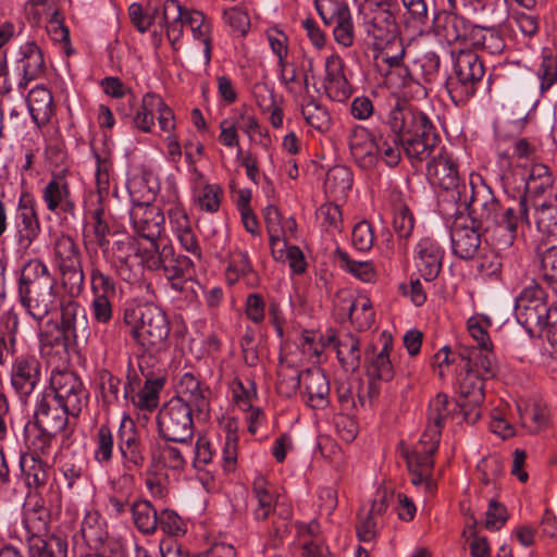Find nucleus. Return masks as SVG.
Instances as JSON below:
<instances>
[{"mask_svg": "<svg viewBox=\"0 0 557 557\" xmlns=\"http://www.w3.org/2000/svg\"><path fill=\"white\" fill-rule=\"evenodd\" d=\"M397 12L398 10H374L368 30L373 37V46H386L391 40L400 37L396 22Z\"/></svg>", "mask_w": 557, "mask_h": 557, "instance_id": "obj_27", "label": "nucleus"}, {"mask_svg": "<svg viewBox=\"0 0 557 557\" xmlns=\"http://www.w3.org/2000/svg\"><path fill=\"white\" fill-rule=\"evenodd\" d=\"M315 9L326 26H333L334 39L344 47L354 44L351 13L345 0H314Z\"/></svg>", "mask_w": 557, "mask_h": 557, "instance_id": "obj_12", "label": "nucleus"}, {"mask_svg": "<svg viewBox=\"0 0 557 557\" xmlns=\"http://www.w3.org/2000/svg\"><path fill=\"white\" fill-rule=\"evenodd\" d=\"M123 323L144 352H159L166 347L171 325L161 307L152 302L127 307L123 311Z\"/></svg>", "mask_w": 557, "mask_h": 557, "instance_id": "obj_4", "label": "nucleus"}, {"mask_svg": "<svg viewBox=\"0 0 557 557\" xmlns=\"http://www.w3.org/2000/svg\"><path fill=\"white\" fill-rule=\"evenodd\" d=\"M338 361L346 372H356L360 368L361 352L359 338L350 333L344 334L335 345Z\"/></svg>", "mask_w": 557, "mask_h": 557, "instance_id": "obj_38", "label": "nucleus"}, {"mask_svg": "<svg viewBox=\"0 0 557 557\" xmlns=\"http://www.w3.org/2000/svg\"><path fill=\"white\" fill-rule=\"evenodd\" d=\"M537 255L541 259V271L543 280L557 294V246H540Z\"/></svg>", "mask_w": 557, "mask_h": 557, "instance_id": "obj_51", "label": "nucleus"}, {"mask_svg": "<svg viewBox=\"0 0 557 557\" xmlns=\"http://www.w3.org/2000/svg\"><path fill=\"white\" fill-rule=\"evenodd\" d=\"M304 394L307 404L313 409H324L329 406L330 382L320 368L307 369L302 372Z\"/></svg>", "mask_w": 557, "mask_h": 557, "instance_id": "obj_24", "label": "nucleus"}, {"mask_svg": "<svg viewBox=\"0 0 557 557\" xmlns=\"http://www.w3.org/2000/svg\"><path fill=\"white\" fill-rule=\"evenodd\" d=\"M466 7L481 21L503 23L508 16L505 1L500 0H462Z\"/></svg>", "mask_w": 557, "mask_h": 557, "instance_id": "obj_37", "label": "nucleus"}, {"mask_svg": "<svg viewBox=\"0 0 557 557\" xmlns=\"http://www.w3.org/2000/svg\"><path fill=\"white\" fill-rule=\"evenodd\" d=\"M554 184L553 174L549 168L542 163L533 164L525 182V193L532 196H540Z\"/></svg>", "mask_w": 557, "mask_h": 557, "instance_id": "obj_47", "label": "nucleus"}, {"mask_svg": "<svg viewBox=\"0 0 557 557\" xmlns=\"http://www.w3.org/2000/svg\"><path fill=\"white\" fill-rule=\"evenodd\" d=\"M335 255L339 261L341 268L347 270L357 278L363 282H371L374 278L375 272L370 262L355 261L346 251L339 248L336 249Z\"/></svg>", "mask_w": 557, "mask_h": 557, "instance_id": "obj_55", "label": "nucleus"}, {"mask_svg": "<svg viewBox=\"0 0 557 557\" xmlns=\"http://www.w3.org/2000/svg\"><path fill=\"white\" fill-rule=\"evenodd\" d=\"M136 528L145 534H151L158 529V512L148 500H137L131 507Z\"/></svg>", "mask_w": 557, "mask_h": 557, "instance_id": "obj_42", "label": "nucleus"}, {"mask_svg": "<svg viewBox=\"0 0 557 557\" xmlns=\"http://www.w3.org/2000/svg\"><path fill=\"white\" fill-rule=\"evenodd\" d=\"M393 227L400 239H408L414 227V218L409 207L401 200L393 205Z\"/></svg>", "mask_w": 557, "mask_h": 557, "instance_id": "obj_50", "label": "nucleus"}, {"mask_svg": "<svg viewBox=\"0 0 557 557\" xmlns=\"http://www.w3.org/2000/svg\"><path fill=\"white\" fill-rule=\"evenodd\" d=\"M445 36L450 41L470 40V26L466 18L458 14L450 13L445 17Z\"/></svg>", "mask_w": 557, "mask_h": 557, "instance_id": "obj_57", "label": "nucleus"}, {"mask_svg": "<svg viewBox=\"0 0 557 557\" xmlns=\"http://www.w3.org/2000/svg\"><path fill=\"white\" fill-rule=\"evenodd\" d=\"M95 444L94 459L100 465H108L113 459L114 437L108 423L100 424L92 436Z\"/></svg>", "mask_w": 557, "mask_h": 557, "instance_id": "obj_41", "label": "nucleus"}, {"mask_svg": "<svg viewBox=\"0 0 557 557\" xmlns=\"http://www.w3.org/2000/svg\"><path fill=\"white\" fill-rule=\"evenodd\" d=\"M366 360L369 361L368 375L371 379L388 382L395 375L389 356L375 355L374 347L366 350Z\"/></svg>", "mask_w": 557, "mask_h": 557, "instance_id": "obj_49", "label": "nucleus"}, {"mask_svg": "<svg viewBox=\"0 0 557 557\" xmlns=\"http://www.w3.org/2000/svg\"><path fill=\"white\" fill-rule=\"evenodd\" d=\"M352 173L345 165H334L326 172L324 185L331 193L344 194L352 186Z\"/></svg>", "mask_w": 557, "mask_h": 557, "instance_id": "obj_53", "label": "nucleus"}, {"mask_svg": "<svg viewBox=\"0 0 557 557\" xmlns=\"http://www.w3.org/2000/svg\"><path fill=\"white\" fill-rule=\"evenodd\" d=\"M491 323V319L484 315L471 317L468 320V331L472 338L478 343L476 348H493L492 341L486 331V327L490 326Z\"/></svg>", "mask_w": 557, "mask_h": 557, "instance_id": "obj_58", "label": "nucleus"}, {"mask_svg": "<svg viewBox=\"0 0 557 557\" xmlns=\"http://www.w3.org/2000/svg\"><path fill=\"white\" fill-rule=\"evenodd\" d=\"M484 381V377L468 370L459 380L458 401L460 405H466L463 408V419L468 423L474 424L481 417V407L485 398Z\"/></svg>", "mask_w": 557, "mask_h": 557, "instance_id": "obj_16", "label": "nucleus"}, {"mask_svg": "<svg viewBox=\"0 0 557 557\" xmlns=\"http://www.w3.org/2000/svg\"><path fill=\"white\" fill-rule=\"evenodd\" d=\"M117 449L126 471L140 469L145 463L144 446L134 421L124 418L117 433Z\"/></svg>", "mask_w": 557, "mask_h": 557, "instance_id": "obj_18", "label": "nucleus"}, {"mask_svg": "<svg viewBox=\"0 0 557 557\" xmlns=\"http://www.w3.org/2000/svg\"><path fill=\"white\" fill-rule=\"evenodd\" d=\"M349 320L359 331L368 330L374 322V312L372 304L368 298H358L354 300L348 309Z\"/></svg>", "mask_w": 557, "mask_h": 557, "instance_id": "obj_52", "label": "nucleus"}, {"mask_svg": "<svg viewBox=\"0 0 557 557\" xmlns=\"http://www.w3.org/2000/svg\"><path fill=\"white\" fill-rule=\"evenodd\" d=\"M418 270L421 276L431 282L435 280L442 269L444 251L441 245L431 237L422 238L418 244Z\"/></svg>", "mask_w": 557, "mask_h": 557, "instance_id": "obj_25", "label": "nucleus"}, {"mask_svg": "<svg viewBox=\"0 0 557 557\" xmlns=\"http://www.w3.org/2000/svg\"><path fill=\"white\" fill-rule=\"evenodd\" d=\"M91 289L94 296H106L114 298L116 296V285L114 280L100 268L94 267L90 271Z\"/></svg>", "mask_w": 557, "mask_h": 557, "instance_id": "obj_59", "label": "nucleus"}, {"mask_svg": "<svg viewBox=\"0 0 557 557\" xmlns=\"http://www.w3.org/2000/svg\"><path fill=\"white\" fill-rule=\"evenodd\" d=\"M470 223L488 232L496 228L507 232L506 244L511 245L519 224H529L525 196H522L512 207L504 209L490 189L474 191L468 205Z\"/></svg>", "mask_w": 557, "mask_h": 557, "instance_id": "obj_3", "label": "nucleus"}, {"mask_svg": "<svg viewBox=\"0 0 557 557\" xmlns=\"http://www.w3.org/2000/svg\"><path fill=\"white\" fill-rule=\"evenodd\" d=\"M129 216L136 234L149 240L153 249L156 246H160L165 219L158 206L150 202L134 201Z\"/></svg>", "mask_w": 557, "mask_h": 557, "instance_id": "obj_14", "label": "nucleus"}, {"mask_svg": "<svg viewBox=\"0 0 557 557\" xmlns=\"http://www.w3.org/2000/svg\"><path fill=\"white\" fill-rule=\"evenodd\" d=\"M12 233L17 249L22 252L28 251L41 233L36 201L29 195H23L18 200Z\"/></svg>", "mask_w": 557, "mask_h": 557, "instance_id": "obj_13", "label": "nucleus"}, {"mask_svg": "<svg viewBox=\"0 0 557 557\" xmlns=\"http://www.w3.org/2000/svg\"><path fill=\"white\" fill-rule=\"evenodd\" d=\"M227 270L235 272L237 277L245 276L252 280V285L258 281V276L252 269L248 253L245 251L235 250L232 252Z\"/></svg>", "mask_w": 557, "mask_h": 557, "instance_id": "obj_62", "label": "nucleus"}, {"mask_svg": "<svg viewBox=\"0 0 557 557\" xmlns=\"http://www.w3.org/2000/svg\"><path fill=\"white\" fill-rule=\"evenodd\" d=\"M17 293L20 304L27 313L41 321L55 308L57 278L41 259H29L21 270Z\"/></svg>", "mask_w": 557, "mask_h": 557, "instance_id": "obj_2", "label": "nucleus"}, {"mask_svg": "<svg viewBox=\"0 0 557 557\" xmlns=\"http://www.w3.org/2000/svg\"><path fill=\"white\" fill-rule=\"evenodd\" d=\"M374 242V233L370 222L363 220L358 222L351 233V243L360 251H369Z\"/></svg>", "mask_w": 557, "mask_h": 557, "instance_id": "obj_64", "label": "nucleus"}, {"mask_svg": "<svg viewBox=\"0 0 557 557\" xmlns=\"http://www.w3.org/2000/svg\"><path fill=\"white\" fill-rule=\"evenodd\" d=\"M252 493L258 507L255 509L257 520H265L274 509V495L269 482L262 475H258L252 482Z\"/></svg>", "mask_w": 557, "mask_h": 557, "instance_id": "obj_43", "label": "nucleus"}, {"mask_svg": "<svg viewBox=\"0 0 557 557\" xmlns=\"http://www.w3.org/2000/svg\"><path fill=\"white\" fill-rule=\"evenodd\" d=\"M30 557H66L67 542L59 534L47 537L33 534L28 540Z\"/></svg>", "mask_w": 557, "mask_h": 557, "instance_id": "obj_35", "label": "nucleus"}, {"mask_svg": "<svg viewBox=\"0 0 557 557\" xmlns=\"http://www.w3.org/2000/svg\"><path fill=\"white\" fill-rule=\"evenodd\" d=\"M521 418L524 423H529L528 428L531 432H539L545 429L549 424V414L546 407L539 404H533L530 408H527Z\"/></svg>", "mask_w": 557, "mask_h": 557, "instance_id": "obj_63", "label": "nucleus"}, {"mask_svg": "<svg viewBox=\"0 0 557 557\" xmlns=\"http://www.w3.org/2000/svg\"><path fill=\"white\" fill-rule=\"evenodd\" d=\"M552 306L546 302V293L534 284L525 287L516 298L515 315L517 321L533 335L535 331H541L547 317L550 314Z\"/></svg>", "mask_w": 557, "mask_h": 557, "instance_id": "obj_9", "label": "nucleus"}, {"mask_svg": "<svg viewBox=\"0 0 557 557\" xmlns=\"http://www.w3.org/2000/svg\"><path fill=\"white\" fill-rule=\"evenodd\" d=\"M52 261L62 286L71 297L78 296L84 289L85 272L82 250L72 236L62 233L53 240Z\"/></svg>", "mask_w": 557, "mask_h": 557, "instance_id": "obj_5", "label": "nucleus"}, {"mask_svg": "<svg viewBox=\"0 0 557 557\" xmlns=\"http://www.w3.org/2000/svg\"><path fill=\"white\" fill-rule=\"evenodd\" d=\"M485 75L481 58L471 50H461L455 60L454 75L446 79V88L453 99L467 100L476 92Z\"/></svg>", "mask_w": 557, "mask_h": 557, "instance_id": "obj_8", "label": "nucleus"}, {"mask_svg": "<svg viewBox=\"0 0 557 557\" xmlns=\"http://www.w3.org/2000/svg\"><path fill=\"white\" fill-rule=\"evenodd\" d=\"M301 114L307 125L321 133L327 132L331 127L332 119L329 111L312 98L301 106Z\"/></svg>", "mask_w": 557, "mask_h": 557, "instance_id": "obj_48", "label": "nucleus"}, {"mask_svg": "<svg viewBox=\"0 0 557 557\" xmlns=\"http://www.w3.org/2000/svg\"><path fill=\"white\" fill-rule=\"evenodd\" d=\"M349 148L355 162L363 170H372L379 162L377 138L363 126H355L349 134Z\"/></svg>", "mask_w": 557, "mask_h": 557, "instance_id": "obj_21", "label": "nucleus"}, {"mask_svg": "<svg viewBox=\"0 0 557 557\" xmlns=\"http://www.w3.org/2000/svg\"><path fill=\"white\" fill-rule=\"evenodd\" d=\"M144 262L150 271L163 270L171 287L176 292L183 293L191 282L194 262L186 256L177 255L170 244L156 246L152 253L146 251Z\"/></svg>", "mask_w": 557, "mask_h": 557, "instance_id": "obj_6", "label": "nucleus"}, {"mask_svg": "<svg viewBox=\"0 0 557 557\" xmlns=\"http://www.w3.org/2000/svg\"><path fill=\"white\" fill-rule=\"evenodd\" d=\"M60 312L59 326L72 338L73 343H86L90 336V326L85 308L73 299H62Z\"/></svg>", "mask_w": 557, "mask_h": 557, "instance_id": "obj_20", "label": "nucleus"}, {"mask_svg": "<svg viewBox=\"0 0 557 557\" xmlns=\"http://www.w3.org/2000/svg\"><path fill=\"white\" fill-rule=\"evenodd\" d=\"M18 463L28 488L37 490L47 484L50 466L44 457L21 454Z\"/></svg>", "mask_w": 557, "mask_h": 557, "instance_id": "obj_32", "label": "nucleus"}, {"mask_svg": "<svg viewBox=\"0 0 557 557\" xmlns=\"http://www.w3.org/2000/svg\"><path fill=\"white\" fill-rule=\"evenodd\" d=\"M39 351L41 357L62 356L67 354L69 343L72 338L59 326L54 320L47 321L38 333Z\"/></svg>", "mask_w": 557, "mask_h": 557, "instance_id": "obj_26", "label": "nucleus"}, {"mask_svg": "<svg viewBox=\"0 0 557 557\" xmlns=\"http://www.w3.org/2000/svg\"><path fill=\"white\" fill-rule=\"evenodd\" d=\"M50 520L51 512L42 502H37L25 516L26 527L32 532L47 531Z\"/></svg>", "mask_w": 557, "mask_h": 557, "instance_id": "obj_60", "label": "nucleus"}, {"mask_svg": "<svg viewBox=\"0 0 557 557\" xmlns=\"http://www.w3.org/2000/svg\"><path fill=\"white\" fill-rule=\"evenodd\" d=\"M302 385V372L290 364H282L277 370L276 391L280 395L290 398Z\"/></svg>", "mask_w": 557, "mask_h": 557, "instance_id": "obj_46", "label": "nucleus"}, {"mask_svg": "<svg viewBox=\"0 0 557 557\" xmlns=\"http://www.w3.org/2000/svg\"><path fill=\"white\" fill-rule=\"evenodd\" d=\"M99 384L103 403L107 405L124 406V397L122 392V380L114 375L111 371L102 369L99 372Z\"/></svg>", "mask_w": 557, "mask_h": 557, "instance_id": "obj_45", "label": "nucleus"}, {"mask_svg": "<svg viewBox=\"0 0 557 557\" xmlns=\"http://www.w3.org/2000/svg\"><path fill=\"white\" fill-rule=\"evenodd\" d=\"M193 449L194 440L189 437L180 442H164L159 448L158 461L169 469L183 470Z\"/></svg>", "mask_w": 557, "mask_h": 557, "instance_id": "obj_31", "label": "nucleus"}, {"mask_svg": "<svg viewBox=\"0 0 557 557\" xmlns=\"http://www.w3.org/2000/svg\"><path fill=\"white\" fill-rule=\"evenodd\" d=\"M488 26L471 25L470 44L490 54H499L505 49V40L495 28L497 23H490Z\"/></svg>", "mask_w": 557, "mask_h": 557, "instance_id": "obj_33", "label": "nucleus"}, {"mask_svg": "<svg viewBox=\"0 0 557 557\" xmlns=\"http://www.w3.org/2000/svg\"><path fill=\"white\" fill-rule=\"evenodd\" d=\"M71 171L67 166L51 172V180L41 190V198L49 212L63 220H74L77 215V205L74 200L67 176Z\"/></svg>", "mask_w": 557, "mask_h": 557, "instance_id": "obj_10", "label": "nucleus"}, {"mask_svg": "<svg viewBox=\"0 0 557 557\" xmlns=\"http://www.w3.org/2000/svg\"><path fill=\"white\" fill-rule=\"evenodd\" d=\"M195 409L182 400L171 398L165 401L157 414L158 435L164 442H180V440H195Z\"/></svg>", "mask_w": 557, "mask_h": 557, "instance_id": "obj_7", "label": "nucleus"}, {"mask_svg": "<svg viewBox=\"0 0 557 557\" xmlns=\"http://www.w3.org/2000/svg\"><path fill=\"white\" fill-rule=\"evenodd\" d=\"M164 376L146 377L144 385L136 394L134 407L140 410L153 411L159 405V396L165 385Z\"/></svg>", "mask_w": 557, "mask_h": 557, "instance_id": "obj_40", "label": "nucleus"}, {"mask_svg": "<svg viewBox=\"0 0 557 557\" xmlns=\"http://www.w3.org/2000/svg\"><path fill=\"white\" fill-rule=\"evenodd\" d=\"M161 10L166 37L173 49L176 50V44L183 36L185 17L190 9L183 7L178 0H165Z\"/></svg>", "mask_w": 557, "mask_h": 557, "instance_id": "obj_29", "label": "nucleus"}, {"mask_svg": "<svg viewBox=\"0 0 557 557\" xmlns=\"http://www.w3.org/2000/svg\"><path fill=\"white\" fill-rule=\"evenodd\" d=\"M69 416L72 411L44 396L36 408L34 422L49 434H60L67 425Z\"/></svg>", "mask_w": 557, "mask_h": 557, "instance_id": "obj_23", "label": "nucleus"}, {"mask_svg": "<svg viewBox=\"0 0 557 557\" xmlns=\"http://www.w3.org/2000/svg\"><path fill=\"white\" fill-rule=\"evenodd\" d=\"M535 223L537 230L543 234H553L554 226H557V206L543 202L536 207Z\"/></svg>", "mask_w": 557, "mask_h": 557, "instance_id": "obj_61", "label": "nucleus"}, {"mask_svg": "<svg viewBox=\"0 0 557 557\" xmlns=\"http://www.w3.org/2000/svg\"><path fill=\"white\" fill-rule=\"evenodd\" d=\"M17 69L27 79H35L45 72L41 49L35 42H26L17 52Z\"/></svg>", "mask_w": 557, "mask_h": 557, "instance_id": "obj_36", "label": "nucleus"}, {"mask_svg": "<svg viewBox=\"0 0 557 557\" xmlns=\"http://www.w3.org/2000/svg\"><path fill=\"white\" fill-rule=\"evenodd\" d=\"M465 406L466 405H460L458 400L450 401L446 394L438 393L430 400L428 422L443 429L447 418L454 417L457 412H461L463 414Z\"/></svg>", "mask_w": 557, "mask_h": 557, "instance_id": "obj_39", "label": "nucleus"}, {"mask_svg": "<svg viewBox=\"0 0 557 557\" xmlns=\"http://www.w3.org/2000/svg\"><path fill=\"white\" fill-rule=\"evenodd\" d=\"M156 109L158 114V123L160 128L170 133L175 127L174 113L172 109L164 102V100L157 94H146V108Z\"/></svg>", "mask_w": 557, "mask_h": 557, "instance_id": "obj_54", "label": "nucleus"}, {"mask_svg": "<svg viewBox=\"0 0 557 557\" xmlns=\"http://www.w3.org/2000/svg\"><path fill=\"white\" fill-rule=\"evenodd\" d=\"M536 74L540 81V92L543 96L552 87L557 86V58L544 55Z\"/></svg>", "mask_w": 557, "mask_h": 557, "instance_id": "obj_56", "label": "nucleus"}, {"mask_svg": "<svg viewBox=\"0 0 557 557\" xmlns=\"http://www.w3.org/2000/svg\"><path fill=\"white\" fill-rule=\"evenodd\" d=\"M485 232L465 216L454 221L450 230L453 253L461 260H472L479 253L481 235Z\"/></svg>", "mask_w": 557, "mask_h": 557, "instance_id": "obj_15", "label": "nucleus"}, {"mask_svg": "<svg viewBox=\"0 0 557 557\" xmlns=\"http://www.w3.org/2000/svg\"><path fill=\"white\" fill-rule=\"evenodd\" d=\"M189 26L195 38L199 39L205 45V54L207 62L211 59V38L210 24L206 20L202 12L197 10H189L185 17L184 26Z\"/></svg>", "mask_w": 557, "mask_h": 557, "instance_id": "obj_44", "label": "nucleus"}, {"mask_svg": "<svg viewBox=\"0 0 557 557\" xmlns=\"http://www.w3.org/2000/svg\"><path fill=\"white\" fill-rule=\"evenodd\" d=\"M426 161V176L432 185L446 191L458 189L460 185L458 164L445 148Z\"/></svg>", "mask_w": 557, "mask_h": 557, "instance_id": "obj_19", "label": "nucleus"}, {"mask_svg": "<svg viewBox=\"0 0 557 557\" xmlns=\"http://www.w3.org/2000/svg\"><path fill=\"white\" fill-rule=\"evenodd\" d=\"M11 385L21 397H28L41 377V363L35 355L17 356L11 368Z\"/></svg>", "mask_w": 557, "mask_h": 557, "instance_id": "obj_17", "label": "nucleus"}, {"mask_svg": "<svg viewBox=\"0 0 557 557\" xmlns=\"http://www.w3.org/2000/svg\"><path fill=\"white\" fill-rule=\"evenodd\" d=\"M50 387L54 393L53 401L72 411L73 417H77L88 401V392L81 377L73 371H52Z\"/></svg>", "mask_w": 557, "mask_h": 557, "instance_id": "obj_11", "label": "nucleus"}, {"mask_svg": "<svg viewBox=\"0 0 557 557\" xmlns=\"http://www.w3.org/2000/svg\"><path fill=\"white\" fill-rule=\"evenodd\" d=\"M210 389L203 388L201 382L190 372L182 375L177 385V395L173 398H182L189 408L195 409L196 416L209 418Z\"/></svg>", "mask_w": 557, "mask_h": 557, "instance_id": "obj_22", "label": "nucleus"}, {"mask_svg": "<svg viewBox=\"0 0 557 557\" xmlns=\"http://www.w3.org/2000/svg\"><path fill=\"white\" fill-rule=\"evenodd\" d=\"M459 357L466 361V370L478 373L485 380L496 375V362L493 348L482 349L466 347L459 351Z\"/></svg>", "mask_w": 557, "mask_h": 557, "instance_id": "obj_30", "label": "nucleus"}, {"mask_svg": "<svg viewBox=\"0 0 557 557\" xmlns=\"http://www.w3.org/2000/svg\"><path fill=\"white\" fill-rule=\"evenodd\" d=\"M26 101L35 124L39 128L47 125L54 114V103L51 91L45 86H37L28 92Z\"/></svg>", "mask_w": 557, "mask_h": 557, "instance_id": "obj_28", "label": "nucleus"}, {"mask_svg": "<svg viewBox=\"0 0 557 557\" xmlns=\"http://www.w3.org/2000/svg\"><path fill=\"white\" fill-rule=\"evenodd\" d=\"M386 125L392 135L377 137V157L389 168L401 160V152L412 166H421L432 157L441 135L431 117L418 107L398 100L389 111Z\"/></svg>", "mask_w": 557, "mask_h": 557, "instance_id": "obj_1", "label": "nucleus"}, {"mask_svg": "<svg viewBox=\"0 0 557 557\" xmlns=\"http://www.w3.org/2000/svg\"><path fill=\"white\" fill-rule=\"evenodd\" d=\"M58 434H49L48 431L37 425V423L28 422L24 428V440L27 450L21 454L49 457L51 454L52 440Z\"/></svg>", "mask_w": 557, "mask_h": 557, "instance_id": "obj_34", "label": "nucleus"}]
</instances>
